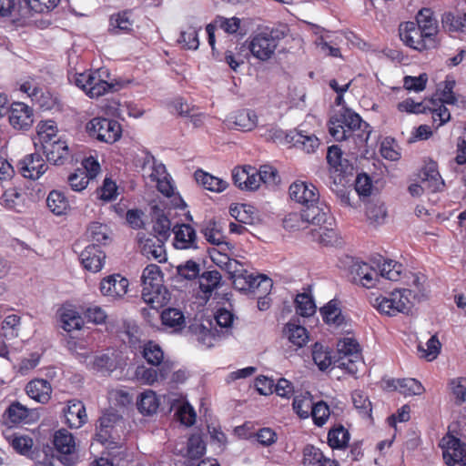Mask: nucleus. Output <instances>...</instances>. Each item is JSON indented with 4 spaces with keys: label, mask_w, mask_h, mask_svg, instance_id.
Wrapping results in <instances>:
<instances>
[{
    "label": "nucleus",
    "mask_w": 466,
    "mask_h": 466,
    "mask_svg": "<svg viewBox=\"0 0 466 466\" xmlns=\"http://www.w3.org/2000/svg\"><path fill=\"white\" fill-rule=\"evenodd\" d=\"M79 259L85 269L96 273L104 267L106 254L101 246L94 243L85 248L79 255Z\"/></svg>",
    "instance_id": "nucleus-13"
},
{
    "label": "nucleus",
    "mask_w": 466,
    "mask_h": 466,
    "mask_svg": "<svg viewBox=\"0 0 466 466\" xmlns=\"http://www.w3.org/2000/svg\"><path fill=\"white\" fill-rule=\"evenodd\" d=\"M200 232L203 234L206 240L210 244L219 247L222 250H226L224 247L228 248V243L223 239L224 236L222 231L215 220H208L201 228Z\"/></svg>",
    "instance_id": "nucleus-34"
},
{
    "label": "nucleus",
    "mask_w": 466,
    "mask_h": 466,
    "mask_svg": "<svg viewBox=\"0 0 466 466\" xmlns=\"http://www.w3.org/2000/svg\"><path fill=\"white\" fill-rule=\"evenodd\" d=\"M43 153L48 162L63 165L69 157L70 151L66 141L51 140L39 146V155Z\"/></svg>",
    "instance_id": "nucleus-12"
},
{
    "label": "nucleus",
    "mask_w": 466,
    "mask_h": 466,
    "mask_svg": "<svg viewBox=\"0 0 466 466\" xmlns=\"http://www.w3.org/2000/svg\"><path fill=\"white\" fill-rule=\"evenodd\" d=\"M329 414V407L324 400L314 402L309 411V416H311L314 424L318 427H321L327 422Z\"/></svg>",
    "instance_id": "nucleus-52"
},
{
    "label": "nucleus",
    "mask_w": 466,
    "mask_h": 466,
    "mask_svg": "<svg viewBox=\"0 0 466 466\" xmlns=\"http://www.w3.org/2000/svg\"><path fill=\"white\" fill-rule=\"evenodd\" d=\"M216 324L220 328V334L228 336L234 321V314L225 308H220L215 315Z\"/></svg>",
    "instance_id": "nucleus-53"
},
{
    "label": "nucleus",
    "mask_w": 466,
    "mask_h": 466,
    "mask_svg": "<svg viewBox=\"0 0 466 466\" xmlns=\"http://www.w3.org/2000/svg\"><path fill=\"white\" fill-rule=\"evenodd\" d=\"M228 122L232 124L236 129L250 131L258 124V116L254 110L241 109L232 113Z\"/></svg>",
    "instance_id": "nucleus-24"
},
{
    "label": "nucleus",
    "mask_w": 466,
    "mask_h": 466,
    "mask_svg": "<svg viewBox=\"0 0 466 466\" xmlns=\"http://www.w3.org/2000/svg\"><path fill=\"white\" fill-rule=\"evenodd\" d=\"M350 440V433L341 424L335 425L328 432V444L332 450H345Z\"/></svg>",
    "instance_id": "nucleus-33"
},
{
    "label": "nucleus",
    "mask_w": 466,
    "mask_h": 466,
    "mask_svg": "<svg viewBox=\"0 0 466 466\" xmlns=\"http://www.w3.org/2000/svg\"><path fill=\"white\" fill-rule=\"evenodd\" d=\"M61 327L66 332L79 330L84 325L81 315L73 309H64L60 314Z\"/></svg>",
    "instance_id": "nucleus-41"
},
{
    "label": "nucleus",
    "mask_w": 466,
    "mask_h": 466,
    "mask_svg": "<svg viewBox=\"0 0 466 466\" xmlns=\"http://www.w3.org/2000/svg\"><path fill=\"white\" fill-rule=\"evenodd\" d=\"M423 181L429 182L430 190L431 192L441 191L444 187V181L434 166L429 167V168L423 172Z\"/></svg>",
    "instance_id": "nucleus-62"
},
{
    "label": "nucleus",
    "mask_w": 466,
    "mask_h": 466,
    "mask_svg": "<svg viewBox=\"0 0 466 466\" xmlns=\"http://www.w3.org/2000/svg\"><path fill=\"white\" fill-rule=\"evenodd\" d=\"M388 385L398 390L401 394L408 396L420 395L424 391L422 384L412 378L392 380L389 381Z\"/></svg>",
    "instance_id": "nucleus-36"
},
{
    "label": "nucleus",
    "mask_w": 466,
    "mask_h": 466,
    "mask_svg": "<svg viewBox=\"0 0 466 466\" xmlns=\"http://www.w3.org/2000/svg\"><path fill=\"white\" fill-rule=\"evenodd\" d=\"M257 169L251 166L236 167L232 170V181L241 190L253 191L258 188Z\"/></svg>",
    "instance_id": "nucleus-15"
},
{
    "label": "nucleus",
    "mask_w": 466,
    "mask_h": 466,
    "mask_svg": "<svg viewBox=\"0 0 466 466\" xmlns=\"http://www.w3.org/2000/svg\"><path fill=\"white\" fill-rule=\"evenodd\" d=\"M289 193L292 200L304 207L302 217L307 221H311L312 225L320 226V229H324L319 233L320 242L326 246L332 245L335 232L326 225L331 226L333 218L329 208L319 200V192L316 186L305 181H295L289 186Z\"/></svg>",
    "instance_id": "nucleus-1"
},
{
    "label": "nucleus",
    "mask_w": 466,
    "mask_h": 466,
    "mask_svg": "<svg viewBox=\"0 0 466 466\" xmlns=\"http://www.w3.org/2000/svg\"><path fill=\"white\" fill-rule=\"evenodd\" d=\"M313 403L314 402L310 397L296 396L293 399L292 408L294 412L300 419H308Z\"/></svg>",
    "instance_id": "nucleus-56"
},
{
    "label": "nucleus",
    "mask_w": 466,
    "mask_h": 466,
    "mask_svg": "<svg viewBox=\"0 0 466 466\" xmlns=\"http://www.w3.org/2000/svg\"><path fill=\"white\" fill-rule=\"evenodd\" d=\"M283 334L289 341L298 348H302L309 340V333L305 327L297 323L295 320H289L283 328Z\"/></svg>",
    "instance_id": "nucleus-29"
},
{
    "label": "nucleus",
    "mask_w": 466,
    "mask_h": 466,
    "mask_svg": "<svg viewBox=\"0 0 466 466\" xmlns=\"http://www.w3.org/2000/svg\"><path fill=\"white\" fill-rule=\"evenodd\" d=\"M138 242L141 253L147 259L157 260L158 263L167 260V253L165 249V241L158 240L156 237H139Z\"/></svg>",
    "instance_id": "nucleus-17"
},
{
    "label": "nucleus",
    "mask_w": 466,
    "mask_h": 466,
    "mask_svg": "<svg viewBox=\"0 0 466 466\" xmlns=\"http://www.w3.org/2000/svg\"><path fill=\"white\" fill-rule=\"evenodd\" d=\"M86 130L90 137L106 144L116 142L122 136V127L119 122L101 116L89 120Z\"/></svg>",
    "instance_id": "nucleus-7"
},
{
    "label": "nucleus",
    "mask_w": 466,
    "mask_h": 466,
    "mask_svg": "<svg viewBox=\"0 0 466 466\" xmlns=\"http://www.w3.org/2000/svg\"><path fill=\"white\" fill-rule=\"evenodd\" d=\"M29 416V410L26 406L18 401L12 402L2 415V426L7 430L19 427L25 422Z\"/></svg>",
    "instance_id": "nucleus-18"
},
{
    "label": "nucleus",
    "mask_w": 466,
    "mask_h": 466,
    "mask_svg": "<svg viewBox=\"0 0 466 466\" xmlns=\"http://www.w3.org/2000/svg\"><path fill=\"white\" fill-rule=\"evenodd\" d=\"M236 288L242 291H255V289L263 287L264 292L272 287V280L266 275L259 274L254 276L253 274L239 275L234 279Z\"/></svg>",
    "instance_id": "nucleus-21"
},
{
    "label": "nucleus",
    "mask_w": 466,
    "mask_h": 466,
    "mask_svg": "<svg viewBox=\"0 0 466 466\" xmlns=\"http://www.w3.org/2000/svg\"><path fill=\"white\" fill-rule=\"evenodd\" d=\"M122 420V416L115 411L104 412L96 421L95 440L107 448L117 447L119 436L116 426Z\"/></svg>",
    "instance_id": "nucleus-8"
},
{
    "label": "nucleus",
    "mask_w": 466,
    "mask_h": 466,
    "mask_svg": "<svg viewBox=\"0 0 466 466\" xmlns=\"http://www.w3.org/2000/svg\"><path fill=\"white\" fill-rule=\"evenodd\" d=\"M65 423L71 429H78L87 420L86 407L81 400H69L64 409Z\"/></svg>",
    "instance_id": "nucleus-19"
},
{
    "label": "nucleus",
    "mask_w": 466,
    "mask_h": 466,
    "mask_svg": "<svg viewBox=\"0 0 466 466\" xmlns=\"http://www.w3.org/2000/svg\"><path fill=\"white\" fill-rule=\"evenodd\" d=\"M194 177L198 184H200L205 189L211 192L220 193L228 187V183L227 181L205 172L202 169H198L195 172Z\"/></svg>",
    "instance_id": "nucleus-31"
},
{
    "label": "nucleus",
    "mask_w": 466,
    "mask_h": 466,
    "mask_svg": "<svg viewBox=\"0 0 466 466\" xmlns=\"http://www.w3.org/2000/svg\"><path fill=\"white\" fill-rule=\"evenodd\" d=\"M90 178L87 177L86 172L77 168L74 173H71L68 176V183L72 190L80 192L84 190L88 183Z\"/></svg>",
    "instance_id": "nucleus-64"
},
{
    "label": "nucleus",
    "mask_w": 466,
    "mask_h": 466,
    "mask_svg": "<svg viewBox=\"0 0 466 466\" xmlns=\"http://www.w3.org/2000/svg\"><path fill=\"white\" fill-rule=\"evenodd\" d=\"M53 444L56 451L61 456L60 461L64 465H71L73 461L68 456L72 455L76 451L75 438L67 430L60 429L54 433Z\"/></svg>",
    "instance_id": "nucleus-11"
},
{
    "label": "nucleus",
    "mask_w": 466,
    "mask_h": 466,
    "mask_svg": "<svg viewBox=\"0 0 466 466\" xmlns=\"http://www.w3.org/2000/svg\"><path fill=\"white\" fill-rule=\"evenodd\" d=\"M142 354L146 361L152 366H159L164 359V352L161 347L152 340H148L144 344Z\"/></svg>",
    "instance_id": "nucleus-46"
},
{
    "label": "nucleus",
    "mask_w": 466,
    "mask_h": 466,
    "mask_svg": "<svg viewBox=\"0 0 466 466\" xmlns=\"http://www.w3.org/2000/svg\"><path fill=\"white\" fill-rule=\"evenodd\" d=\"M429 103L415 102L412 98H407L398 104V109L400 112L409 114H428Z\"/></svg>",
    "instance_id": "nucleus-63"
},
{
    "label": "nucleus",
    "mask_w": 466,
    "mask_h": 466,
    "mask_svg": "<svg viewBox=\"0 0 466 466\" xmlns=\"http://www.w3.org/2000/svg\"><path fill=\"white\" fill-rule=\"evenodd\" d=\"M415 293L410 289H395L389 297L380 296L375 299L374 307L386 316H396L399 313L409 314L413 304L410 298Z\"/></svg>",
    "instance_id": "nucleus-5"
},
{
    "label": "nucleus",
    "mask_w": 466,
    "mask_h": 466,
    "mask_svg": "<svg viewBox=\"0 0 466 466\" xmlns=\"http://www.w3.org/2000/svg\"><path fill=\"white\" fill-rule=\"evenodd\" d=\"M128 285L127 279L120 274H113L101 280L99 289L104 296L111 299H120L127 294Z\"/></svg>",
    "instance_id": "nucleus-14"
},
{
    "label": "nucleus",
    "mask_w": 466,
    "mask_h": 466,
    "mask_svg": "<svg viewBox=\"0 0 466 466\" xmlns=\"http://www.w3.org/2000/svg\"><path fill=\"white\" fill-rule=\"evenodd\" d=\"M338 356L353 357L355 359H360V346L356 339L354 338H343L338 341L337 344Z\"/></svg>",
    "instance_id": "nucleus-45"
},
{
    "label": "nucleus",
    "mask_w": 466,
    "mask_h": 466,
    "mask_svg": "<svg viewBox=\"0 0 466 466\" xmlns=\"http://www.w3.org/2000/svg\"><path fill=\"white\" fill-rule=\"evenodd\" d=\"M442 456L448 466L466 465V443L451 433L441 440Z\"/></svg>",
    "instance_id": "nucleus-10"
},
{
    "label": "nucleus",
    "mask_w": 466,
    "mask_h": 466,
    "mask_svg": "<svg viewBox=\"0 0 466 466\" xmlns=\"http://www.w3.org/2000/svg\"><path fill=\"white\" fill-rule=\"evenodd\" d=\"M413 24L418 25L417 26L425 32L424 36L428 38V41H431V36L437 39L438 23L433 17V12L430 8L420 10Z\"/></svg>",
    "instance_id": "nucleus-27"
},
{
    "label": "nucleus",
    "mask_w": 466,
    "mask_h": 466,
    "mask_svg": "<svg viewBox=\"0 0 466 466\" xmlns=\"http://www.w3.org/2000/svg\"><path fill=\"white\" fill-rule=\"evenodd\" d=\"M302 454V464L304 466H319L321 459H323V453L320 449L312 444H307L303 448Z\"/></svg>",
    "instance_id": "nucleus-57"
},
{
    "label": "nucleus",
    "mask_w": 466,
    "mask_h": 466,
    "mask_svg": "<svg viewBox=\"0 0 466 466\" xmlns=\"http://www.w3.org/2000/svg\"><path fill=\"white\" fill-rule=\"evenodd\" d=\"M201 30L200 25H190L185 31H181L178 43L183 44L184 47L190 50H196L199 46L198 31Z\"/></svg>",
    "instance_id": "nucleus-50"
},
{
    "label": "nucleus",
    "mask_w": 466,
    "mask_h": 466,
    "mask_svg": "<svg viewBox=\"0 0 466 466\" xmlns=\"http://www.w3.org/2000/svg\"><path fill=\"white\" fill-rule=\"evenodd\" d=\"M46 206L55 215L65 214L69 207L68 201L64 194L57 190L51 191L46 198Z\"/></svg>",
    "instance_id": "nucleus-44"
},
{
    "label": "nucleus",
    "mask_w": 466,
    "mask_h": 466,
    "mask_svg": "<svg viewBox=\"0 0 466 466\" xmlns=\"http://www.w3.org/2000/svg\"><path fill=\"white\" fill-rule=\"evenodd\" d=\"M171 221L164 213L157 216L153 224L154 235L148 237H156L158 240L167 241L170 236Z\"/></svg>",
    "instance_id": "nucleus-49"
},
{
    "label": "nucleus",
    "mask_w": 466,
    "mask_h": 466,
    "mask_svg": "<svg viewBox=\"0 0 466 466\" xmlns=\"http://www.w3.org/2000/svg\"><path fill=\"white\" fill-rule=\"evenodd\" d=\"M323 321L328 325L340 327L345 323V316L339 306L336 299H330L323 307L319 309Z\"/></svg>",
    "instance_id": "nucleus-28"
},
{
    "label": "nucleus",
    "mask_w": 466,
    "mask_h": 466,
    "mask_svg": "<svg viewBox=\"0 0 466 466\" xmlns=\"http://www.w3.org/2000/svg\"><path fill=\"white\" fill-rule=\"evenodd\" d=\"M158 406L159 401L157 394L151 390H145L137 397V410L141 414L145 416L154 414L157 410Z\"/></svg>",
    "instance_id": "nucleus-37"
},
{
    "label": "nucleus",
    "mask_w": 466,
    "mask_h": 466,
    "mask_svg": "<svg viewBox=\"0 0 466 466\" xmlns=\"http://www.w3.org/2000/svg\"><path fill=\"white\" fill-rule=\"evenodd\" d=\"M414 25L413 22L408 21L400 25V37L405 46L417 50L424 51L433 49L438 46V39L431 36V41L424 36V31Z\"/></svg>",
    "instance_id": "nucleus-9"
},
{
    "label": "nucleus",
    "mask_w": 466,
    "mask_h": 466,
    "mask_svg": "<svg viewBox=\"0 0 466 466\" xmlns=\"http://www.w3.org/2000/svg\"><path fill=\"white\" fill-rule=\"evenodd\" d=\"M379 268L380 273L366 262H354L350 267L353 281H360L364 288L371 289L376 286L379 277L390 281H398L403 270L402 264L392 259H384Z\"/></svg>",
    "instance_id": "nucleus-3"
},
{
    "label": "nucleus",
    "mask_w": 466,
    "mask_h": 466,
    "mask_svg": "<svg viewBox=\"0 0 466 466\" xmlns=\"http://www.w3.org/2000/svg\"><path fill=\"white\" fill-rule=\"evenodd\" d=\"M56 127L54 121L40 122L36 135L32 137L35 152L31 153V180L39 178L46 170L47 165L39 155V146L56 137Z\"/></svg>",
    "instance_id": "nucleus-6"
},
{
    "label": "nucleus",
    "mask_w": 466,
    "mask_h": 466,
    "mask_svg": "<svg viewBox=\"0 0 466 466\" xmlns=\"http://www.w3.org/2000/svg\"><path fill=\"white\" fill-rule=\"evenodd\" d=\"M187 455L194 460L201 458L206 452V445L198 434H192L187 440Z\"/></svg>",
    "instance_id": "nucleus-55"
},
{
    "label": "nucleus",
    "mask_w": 466,
    "mask_h": 466,
    "mask_svg": "<svg viewBox=\"0 0 466 466\" xmlns=\"http://www.w3.org/2000/svg\"><path fill=\"white\" fill-rule=\"evenodd\" d=\"M222 276L217 269L204 271L199 276V289L203 293L211 294L220 286Z\"/></svg>",
    "instance_id": "nucleus-43"
},
{
    "label": "nucleus",
    "mask_w": 466,
    "mask_h": 466,
    "mask_svg": "<svg viewBox=\"0 0 466 466\" xmlns=\"http://www.w3.org/2000/svg\"><path fill=\"white\" fill-rule=\"evenodd\" d=\"M28 106L25 103H13L10 109L9 121L16 129L28 130L29 123Z\"/></svg>",
    "instance_id": "nucleus-30"
},
{
    "label": "nucleus",
    "mask_w": 466,
    "mask_h": 466,
    "mask_svg": "<svg viewBox=\"0 0 466 466\" xmlns=\"http://www.w3.org/2000/svg\"><path fill=\"white\" fill-rule=\"evenodd\" d=\"M327 162L335 172L346 174L348 169V160L343 158L342 151L337 145L329 147L327 152Z\"/></svg>",
    "instance_id": "nucleus-42"
},
{
    "label": "nucleus",
    "mask_w": 466,
    "mask_h": 466,
    "mask_svg": "<svg viewBox=\"0 0 466 466\" xmlns=\"http://www.w3.org/2000/svg\"><path fill=\"white\" fill-rule=\"evenodd\" d=\"M328 127L334 140L341 142L351 138L359 147L367 144L372 132L370 125L348 106L341 107L330 116Z\"/></svg>",
    "instance_id": "nucleus-2"
},
{
    "label": "nucleus",
    "mask_w": 466,
    "mask_h": 466,
    "mask_svg": "<svg viewBox=\"0 0 466 466\" xmlns=\"http://www.w3.org/2000/svg\"><path fill=\"white\" fill-rule=\"evenodd\" d=\"M455 85V80L451 76H447L443 82V88L441 90L440 97L437 99L447 105H455L458 101L453 92Z\"/></svg>",
    "instance_id": "nucleus-60"
},
{
    "label": "nucleus",
    "mask_w": 466,
    "mask_h": 466,
    "mask_svg": "<svg viewBox=\"0 0 466 466\" xmlns=\"http://www.w3.org/2000/svg\"><path fill=\"white\" fill-rule=\"evenodd\" d=\"M117 188L116 182L106 177L103 185L97 189L98 198L106 202L114 200L117 196Z\"/></svg>",
    "instance_id": "nucleus-61"
},
{
    "label": "nucleus",
    "mask_w": 466,
    "mask_h": 466,
    "mask_svg": "<svg viewBox=\"0 0 466 466\" xmlns=\"http://www.w3.org/2000/svg\"><path fill=\"white\" fill-rule=\"evenodd\" d=\"M449 389L454 397L455 404L462 405L466 401V378L457 377L450 380Z\"/></svg>",
    "instance_id": "nucleus-51"
},
{
    "label": "nucleus",
    "mask_w": 466,
    "mask_h": 466,
    "mask_svg": "<svg viewBox=\"0 0 466 466\" xmlns=\"http://www.w3.org/2000/svg\"><path fill=\"white\" fill-rule=\"evenodd\" d=\"M294 302L296 312L301 317L312 316L316 311V304L310 295L306 293L298 294Z\"/></svg>",
    "instance_id": "nucleus-47"
},
{
    "label": "nucleus",
    "mask_w": 466,
    "mask_h": 466,
    "mask_svg": "<svg viewBox=\"0 0 466 466\" xmlns=\"http://www.w3.org/2000/svg\"><path fill=\"white\" fill-rule=\"evenodd\" d=\"M174 247L177 249H197L198 248L197 241L196 229L189 224H177L173 227Z\"/></svg>",
    "instance_id": "nucleus-16"
},
{
    "label": "nucleus",
    "mask_w": 466,
    "mask_h": 466,
    "mask_svg": "<svg viewBox=\"0 0 466 466\" xmlns=\"http://www.w3.org/2000/svg\"><path fill=\"white\" fill-rule=\"evenodd\" d=\"M143 283L142 299L147 305L162 307L167 300V290L163 286V275L156 264L147 265L141 276Z\"/></svg>",
    "instance_id": "nucleus-4"
},
{
    "label": "nucleus",
    "mask_w": 466,
    "mask_h": 466,
    "mask_svg": "<svg viewBox=\"0 0 466 466\" xmlns=\"http://www.w3.org/2000/svg\"><path fill=\"white\" fill-rule=\"evenodd\" d=\"M285 140L287 143H292L295 147L302 148L308 154L315 152L320 144L315 135H308L303 131H290L285 135Z\"/></svg>",
    "instance_id": "nucleus-23"
},
{
    "label": "nucleus",
    "mask_w": 466,
    "mask_h": 466,
    "mask_svg": "<svg viewBox=\"0 0 466 466\" xmlns=\"http://www.w3.org/2000/svg\"><path fill=\"white\" fill-rule=\"evenodd\" d=\"M248 48L252 56L258 60L266 61L275 53L276 46L263 31L256 34L250 40Z\"/></svg>",
    "instance_id": "nucleus-20"
},
{
    "label": "nucleus",
    "mask_w": 466,
    "mask_h": 466,
    "mask_svg": "<svg viewBox=\"0 0 466 466\" xmlns=\"http://www.w3.org/2000/svg\"><path fill=\"white\" fill-rule=\"evenodd\" d=\"M52 393L50 382L44 379H31V400L39 403H46Z\"/></svg>",
    "instance_id": "nucleus-38"
},
{
    "label": "nucleus",
    "mask_w": 466,
    "mask_h": 466,
    "mask_svg": "<svg viewBox=\"0 0 466 466\" xmlns=\"http://www.w3.org/2000/svg\"><path fill=\"white\" fill-rule=\"evenodd\" d=\"M331 353L332 351L328 347H324L319 342H315L312 345V360L319 370L325 371L333 363L334 357L331 356Z\"/></svg>",
    "instance_id": "nucleus-39"
},
{
    "label": "nucleus",
    "mask_w": 466,
    "mask_h": 466,
    "mask_svg": "<svg viewBox=\"0 0 466 466\" xmlns=\"http://www.w3.org/2000/svg\"><path fill=\"white\" fill-rule=\"evenodd\" d=\"M177 278L181 280H193L200 276V266L195 260L189 259L176 267Z\"/></svg>",
    "instance_id": "nucleus-48"
},
{
    "label": "nucleus",
    "mask_w": 466,
    "mask_h": 466,
    "mask_svg": "<svg viewBox=\"0 0 466 466\" xmlns=\"http://www.w3.org/2000/svg\"><path fill=\"white\" fill-rule=\"evenodd\" d=\"M130 11L125 10L115 13L109 17L108 32L114 35L129 34L133 31V21Z\"/></svg>",
    "instance_id": "nucleus-25"
},
{
    "label": "nucleus",
    "mask_w": 466,
    "mask_h": 466,
    "mask_svg": "<svg viewBox=\"0 0 466 466\" xmlns=\"http://www.w3.org/2000/svg\"><path fill=\"white\" fill-rule=\"evenodd\" d=\"M159 317L163 326L173 329L175 331L181 330L185 327L184 313L178 309L168 307L163 309Z\"/></svg>",
    "instance_id": "nucleus-35"
},
{
    "label": "nucleus",
    "mask_w": 466,
    "mask_h": 466,
    "mask_svg": "<svg viewBox=\"0 0 466 466\" xmlns=\"http://www.w3.org/2000/svg\"><path fill=\"white\" fill-rule=\"evenodd\" d=\"M352 402L356 410L360 412L363 417H371L372 412V405L371 401L369 400L368 396H366L360 390H355L352 392Z\"/></svg>",
    "instance_id": "nucleus-54"
},
{
    "label": "nucleus",
    "mask_w": 466,
    "mask_h": 466,
    "mask_svg": "<svg viewBox=\"0 0 466 466\" xmlns=\"http://www.w3.org/2000/svg\"><path fill=\"white\" fill-rule=\"evenodd\" d=\"M428 113L431 114L433 124L437 123V127L443 126L451 119V113L445 106L446 103L440 102L431 97L429 101Z\"/></svg>",
    "instance_id": "nucleus-40"
},
{
    "label": "nucleus",
    "mask_w": 466,
    "mask_h": 466,
    "mask_svg": "<svg viewBox=\"0 0 466 466\" xmlns=\"http://www.w3.org/2000/svg\"><path fill=\"white\" fill-rule=\"evenodd\" d=\"M31 103L35 110L51 111L58 107V97L46 88L35 87L31 92Z\"/></svg>",
    "instance_id": "nucleus-22"
},
{
    "label": "nucleus",
    "mask_w": 466,
    "mask_h": 466,
    "mask_svg": "<svg viewBox=\"0 0 466 466\" xmlns=\"http://www.w3.org/2000/svg\"><path fill=\"white\" fill-rule=\"evenodd\" d=\"M209 328L204 324H194L189 327L191 332L197 336V340L199 344L206 348H211L215 342L223 338L219 330L215 327L212 328V323L209 322Z\"/></svg>",
    "instance_id": "nucleus-26"
},
{
    "label": "nucleus",
    "mask_w": 466,
    "mask_h": 466,
    "mask_svg": "<svg viewBox=\"0 0 466 466\" xmlns=\"http://www.w3.org/2000/svg\"><path fill=\"white\" fill-rule=\"evenodd\" d=\"M89 75L92 77V79L87 80V96L89 97H99L115 88L113 84L101 79L99 70H89Z\"/></svg>",
    "instance_id": "nucleus-32"
},
{
    "label": "nucleus",
    "mask_w": 466,
    "mask_h": 466,
    "mask_svg": "<svg viewBox=\"0 0 466 466\" xmlns=\"http://www.w3.org/2000/svg\"><path fill=\"white\" fill-rule=\"evenodd\" d=\"M3 433L15 451L25 456L29 454V443L25 436L17 433L8 435L5 430H3Z\"/></svg>",
    "instance_id": "nucleus-59"
},
{
    "label": "nucleus",
    "mask_w": 466,
    "mask_h": 466,
    "mask_svg": "<svg viewBox=\"0 0 466 466\" xmlns=\"http://www.w3.org/2000/svg\"><path fill=\"white\" fill-rule=\"evenodd\" d=\"M428 82L426 73L420 74L417 76H406L403 77V86L408 91L421 92L425 89Z\"/></svg>",
    "instance_id": "nucleus-58"
}]
</instances>
